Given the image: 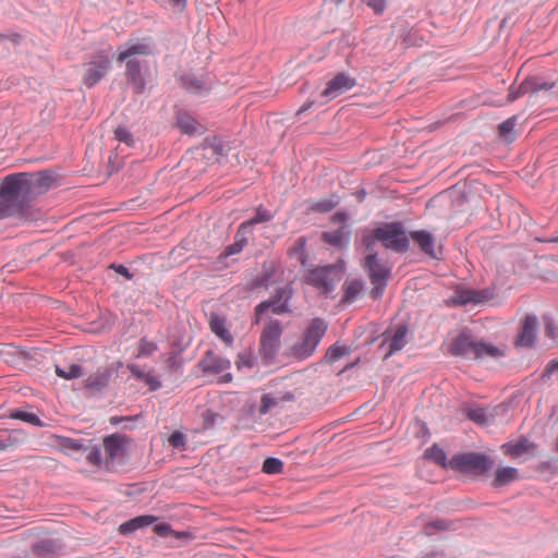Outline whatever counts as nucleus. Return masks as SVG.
<instances>
[{"label":"nucleus","mask_w":558,"mask_h":558,"mask_svg":"<svg viewBox=\"0 0 558 558\" xmlns=\"http://www.w3.org/2000/svg\"><path fill=\"white\" fill-rule=\"evenodd\" d=\"M208 325L210 331L220 339L227 347H231L234 337L230 330V324L226 316L211 312L208 315Z\"/></svg>","instance_id":"dca6fc26"},{"label":"nucleus","mask_w":558,"mask_h":558,"mask_svg":"<svg viewBox=\"0 0 558 558\" xmlns=\"http://www.w3.org/2000/svg\"><path fill=\"white\" fill-rule=\"evenodd\" d=\"M492 464L485 454L475 452L457 454L449 461L450 469L473 475L485 473Z\"/></svg>","instance_id":"423d86ee"},{"label":"nucleus","mask_w":558,"mask_h":558,"mask_svg":"<svg viewBox=\"0 0 558 558\" xmlns=\"http://www.w3.org/2000/svg\"><path fill=\"white\" fill-rule=\"evenodd\" d=\"M290 298H291L290 292H288L287 290H280V291H278L277 295H275L272 299L259 303L255 307L254 323L258 324L262 318V315L268 310H271V312L275 314H283V313L289 312L290 310H289V305H288V300Z\"/></svg>","instance_id":"4468645a"},{"label":"nucleus","mask_w":558,"mask_h":558,"mask_svg":"<svg viewBox=\"0 0 558 558\" xmlns=\"http://www.w3.org/2000/svg\"><path fill=\"white\" fill-rule=\"evenodd\" d=\"M7 208L8 207H5L3 204H0V219H3L5 217H12Z\"/></svg>","instance_id":"0e129e2a"},{"label":"nucleus","mask_w":558,"mask_h":558,"mask_svg":"<svg viewBox=\"0 0 558 558\" xmlns=\"http://www.w3.org/2000/svg\"><path fill=\"white\" fill-rule=\"evenodd\" d=\"M322 238L326 243L332 246L341 247L348 243L350 231L348 230L347 226H341L337 230L324 232Z\"/></svg>","instance_id":"412c9836"},{"label":"nucleus","mask_w":558,"mask_h":558,"mask_svg":"<svg viewBox=\"0 0 558 558\" xmlns=\"http://www.w3.org/2000/svg\"><path fill=\"white\" fill-rule=\"evenodd\" d=\"M168 442L172 448L184 449L186 446V438L183 433L174 432L169 436Z\"/></svg>","instance_id":"37998d69"},{"label":"nucleus","mask_w":558,"mask_h":558,"mask_svg":"<svg viewBox=\"0 0 558 558\" xmlns=\"http://www.w3.org/2000/svg\"><path fill=\"white\" fill-rule=\"evenodd\" d=\"M83 450L86 452V460L88 461V463L95 466H101L102 457L101 451L98 447H84Z\"/></svg>","instance_id":"4c0bfd02"},{"label":"nucleus","mask_w":558,"mask_h":558,"mask_svg":"<svg viewBox=\"0 0 558 558\" xmlns=\"http://www.w3.org/2000/svg\"><path fill=\"white\" fill-rule=\"evenodd\" d=\"M199 364L204 373L222 374L219 379L220 383H230L232 380V375L226 372L231 366L229 360L214 352H207Z\"/></svg>","instance_id":"ddd939ff"},{"label":"nucleus","mask_w":558,"mask_h":558,"mask_svg":"<svg viewBox=\"0 0 558 558\" xmlns=\"http://www.w3.org/2000/svg\"><path fill=\"white\" fill-rule=\"evenodd\" d=\"M252 365H253V363L248 356H246L244 354L239 355L238 361H236L238 368H242V367L251 368Z\"/></svg>","instance_id":"603ef678"},{"label":"nucleus","mask_w":558,"mask_h":558,"mask_svg":"<svg viewBox=\"0 0 558 558\" xmlns=\"http://www.w3.org/2000/svg\"><path fill=\"white\" fill-rule=\"evenodd\" d=\"M537 319L535 316H526L521 326L517 344L521 347H531L536 337Z\"/></svg>","instance_id":"6ab92c4d"},{"label":"nucleus","mask_w":558,"mask_h":558,"mask_svg":"<svg viewBox=\"0 0 558 558\" xmlns=\"http://www.w3.org/2000/svg\"><path fill=\"white\" fill-rule=\"evenodd\" d=\"M367 5L373 9L376 14H381L386 10V0H367Z\"/></svg>","instance_id":"49530a36"},{"label":"nucleus","mask_w":558,"mask_h":558,"mask_svg":"<svg viewBox=\"0 0 558 558\" xmlns=\"http://www.w3.org/2000/svg\"><path fill=\"white\" fill-rule=\"evenodd\" d=\"M120 421H122V418H114V417H113V418H111V422H112L113 424H117V423H119Z\"/></svg>","instance_id":"338daca9"},{"label":"nucleus","mask_w":558,"mask_h":558,"mask_svg":"<svg viewBox=\"0 0 558 558\" xmlns=\"http://www.w3.org/2000/svg\"><path fill=\"white\" fill-rule=\"evenodd\" d=\"M495 296L494 289L485 288L481 290L476 289H457L451 298V302L456 305H468V304H483Z\"/></svg>","instance_id":"9b49d317"},{"label":"nucleus","mask_w":558,"mask_h":558,"mask_svg":"<svg viewBox=\"0 0 558 558\" xmlns=\"http://www.w3.org/2000/svg\"><path fill=\"white\" fill-rule=\"evenodd\" d=\"M450 353L464 359L478 360L498 357L502 351L490 343L476 341L471 335L462 332L450 343Z\"/></svg>","instance_id":"20e7f679"},{"label":"nucleus","mask_w":558,"mask_h":558,"mask_svg":"<svg viewBox=\"0 0 558 558\" xmlns=\"http://www.w3.org/2000/svg\"><path fill=\"white\" fill-rule=\"evenodd\" d=\"M272 214L267 210L266 208H264L263 206H259L257 207L256 209V214L253 218L246 220V221H243L241 225H240V231L241 233L243 232H252L251 231V227L254 226V225H258V223H263V222H267L269 220L272 219Z\"/></svg>","instance_id":"b1692460"},{"label":"nucleus","mask_w":558,"mask_h":558,"mask_svg":"<svg viewBox=\"0 0 558 558\" xmlns=\"http://www.w3.org/2000/svg\"><path fill=\"white\" fill-rule=\"evenodd\" d=\"M556 241H558V238L556 239Z\"/></svg>","instance_id":"774afa93"},{"label":"nucleus","mask_w":558,"mask_h":558,"mask_svg":"<svg viewBox=\"0 0 558 558\" xmlns=\"http://www.w3.org/2000/svg\"><path fill=\"white\" fill-rule=\"evenodd\" d=\"M279 403L280 402L278 397H275L270 393H266L262 397L259 413L266 414L268 411L277 407Z\"/></svg>","instance_id":"58836bf2"},{"label":"nucleus","mask_w":558,"mask_h":558,"mask_svg":"<svg viewBox=\"0 0 558 558\" xmlns=\"http://www.w3.org/2000/svg\"><path fill=\"white\" fill-rule=\"evenodd\" d=\"M526 80H532L535 89L531 90L530 93H537L539 90H548L554 87V84L549 83H541L536 77H527Z\"/></svg>","instance_id":"de8ad7c7"},{"label":"nucleus","mask_w":558,"mask_h":558,"mask_svg":"<svg viewBox=\"0 0 558 558\" xmlns=\"http://www.w3.org/2000/svg\"><path fill=\"white\" fill-rule=\"evenodd\" d=\"M177 124L185 134L192 135L203 132L202 125L186 112H179L177 114Z\"/></svg>","instance_id":"4be33fe9"},{"label":"nucleus","mask_w":558,"mask_h":558,"mask_svg":"<svg viewBox=\"0 0 558 558\" xmlns=\"http://www.w3.org/2000/svg\"><path fill=\"white\" fill-rule=\"evenodd\" d=\"M465 414L471 421L477 424L484 425L488 423V416L483 408H468Z\"/></svg>","instance_id":"e433bc0d"},{"label":"nucleus","mask_w":558,"mask_h":558,"mask_svg":"<svg viewBox=\"0 0 558 558\" xmlns=\"http://www.w3.org/2000/svg\"><path fill=\"white\" fill-rule=\"evenodd\" d=\"M407 335L408 327L404 325L388 329L383 333L380 348L386 351L385 359L389 357L405 347L408 343Z\"/></svg>","instance_id":"f8f14e48"},{"label":"nucleus","mask_w":558,"mask_h":558,"mask_svg":"<svg viewBox=\"0 0 558 558\" xmlns=\"http://www.w3.org/2000/svg\"><path fill=\"white\" fill-rule=\"evenodd\" d=\"M519 478V472L515 468L512 466H504L497 469L495 473V478L493 481L494 487H501L507 484H510Z\"/></svg>","instance_id":"5701e85b"},{"label":"nucleus","mask_w":558,"mask_h":558,"mask_svg":"<svg viewBox=\"0 0 558 558\" xmlns=\"http://www.w3.org/2000/svg\"><path fill=\"white\" fill-rule=\"evenodd\" d=\"M134 521L136 522L140 529L153 524L156 521V518L154 515H140L134 518Z\"/></svg>","instance_id":"09e8293b"},{"label":"nucleus","mask_w":558,"mask_h":558,"mask_svg":"<svg viewBox=\"0 0 558 558\" xmlns=\"http://www.w3.org/2000/svg\"><path fill=\"white\" fill-rule=\"evenodd\" d=\"M109 377L107 372H96L86 378L85 386L89 389H101L107 386Z\"/></svg>","instance_id":"bb28decb"},{"label":"nucleus","mask_w":558,"mask_h":558,"mask_svg":"<svg viewBox=\"0 0 558 558\" xmlns=\"http://www.w3.org/2000/svg\"><path fill=\"white\" fill-rule=\"evenodd\" d=\"M56 373L59 377L64 379H74L78 378L83 375V371L81 366L76 364H71L65 367L56 366Z\"/></svg>","instance_id":"2f4dec72"},{"label":"nucleus","mask_w":558,"mask_h":558,"mask_svg":"<svg viewBox=\"0 0 558 558\" xmlns=\"http://www.w3.org/2000/svg\"><path fill=\"white\" fill-rule=\"evenodd\" d=\"M373 240L381 242L386 248L397 253H404L410 246L408 234L401 222H388L376 228ZM364 242L369 246L372 239L365 238Z\"/></svg>","instance_id":"39448f33"},{"label":"nucleus","mask_w":558,"mask_h":558,"mask_svg":"<svg viewBox=\"0 0 558 558\" xmlns=\"http://www.w3.org/2000/svg\"><path fill=\"white\" fill-rule=\"evenodd\" d=\"M279 398V402H284V401H292L294 400V395L292 392H284L280 396H278Z\"/></svg>","instance_id":"680f3d73"},{"label":"nucleus","mask_w":558,"mask_h":558,"mask_svg":"<svg viewBox=\"0 0 558 558\" xmlns=\"http://www.w3.org/2000/svg\"><path fill=\"white\" fill-rule=\"evenodd\" d=\"M501 449L505 454L511 458H521L523 456L530 454L534 450V445L526 438H521L517 441L504 444Z\"/></svg>","instance_id":"aec40b11"},{"label":"nucleus","mask_w":558,"mask_h":558,"mask_svg":"<svg viewBox=\"0 0 558 558\" xmlns=\"http://www.w3.org/2000/svg\"><path fill=\"white\" fill-rule=\"evenodd\" d=\"M262 470L266 474H279L283 470V462L277 458H267L263 463Z\"/></svg>","instance_id":"c9c22d12"},{"label":"nucleus","mask_w":558,"mask_h":558,"mask_svg":"<svg viewBox=\"0 0 558 558\" xmlns=\"http://www.w3.org/2000/svg\"><path fill=\"white\" fill-rule=\"evenodd\" d=\"M306 239L304 236H300L295 240L294 244L288 250V255L290 257H295L302 265L306 262Z\"/></svg>","instance_id":"cd10ccee"},{"label":"nucleus","mask_w":558,"mask_h":558,"mask_svg":"<svg viewBox=\"0 0 558 558\" xmlns=\"http://www.w3.org/2000/svg\"><path fill=\"white\" fill-rule=\"evenodd\" d=\"M532 80H524L518 87L511 86L509 88L508 101L512 102L520 98L521 96L529 94L531 90L535 89Z\"/></svg>","instance_id":"c85d7f7f"},{"label":"nucleus","mask_w":558,"mask_h":558,"mask_svg":"<svg viewBox=\"0 0 558 558\" xmlns=\"http://www.w3.org/2000/svg\"><path fill=\"white\" fill-rule=\"evenodd\" d=\"M344 295L342 301L345 303H352L363 289V283L360 280L347 281L343 286Z\"/></svg>","instance_id":"393cba45"},{"label":"nucleus","mask_w":558,"mask_h":558,"mask_svg":"<svg viewBox=\"0 0 558 558\" xmlns=\"http://www.w3.org/2000/svg\"><path fill=\"white\" fill-rule=\"evenodd\" d=\"M424 456L444 468H446L447 465L449 466V462L447 463L446 452L437 445H434L430 448H428L425 451Z\"/></svg>","instance_id":"7c9ffc66"},{"label":"nucleus","mask_w":558,"mask_h":558,"mask_svg":"<svg viewBox=\"0 0 558 558\" xmlns=\"http://www.w3.org/2000/svg\"><path fill=\"white\" fill-rule=\"evenodd\" d=\"M349 353V350L345 347H341L338 344H332L328 348L324 355V360L326 363H333L340 357L347 355Z\"/></svg>","instance_id":"72a5a7b5"},{"label":"nucleus","mask_w":558,"mask_h":558,"mask_svg":"<svg viewBox=\"0 0 558 558\" xmlns=\"http://www.w3.org/2000/svg\"><path fill=\"white\" fill-rule=\"evenodd\" d=\"M51 182L52 177L47 172L10 174L1 184L0 204L8 207L12 217L25 221L38 220L41 213L32 206L31 201L46 192Z\"/></svg>","instance_id":"f257e3e1"},{"label":"nucleus","mask_w":558,"mask_h":558,"mask_svg":"<svg viewBox=\"0 0 558 558\" xmlns=\"http://www.w3.org/2000/svg\"><path fill=\"white\" fill-rule=\"evenodd\" d=\"M517 118L511 117L499 124V135L508 142L513 141V129L515 126Z\"/></svg>","instance_id":"f704fd0d"},{"label":"nucleus","mask_w":558,"mask_h":558,"mask_svg":"<svg viewBox=\"0 0 558 558\" xmlns=\"http://www.w3.org/2000/svg\"><path fill=\"white\" fill-rule=\"evenodd\" d=\"M59 445L61 446V448L65 451H74V452H77V451H81L84 449V446L81 441L76 440V439H72V438H66V437H63L61 438Z\"/></svg>","instance_id":"ea45409f"},{"label":"nucleus","mask_w":558,"mask_h":558,"mask_svg":"<svg viewBox=\"0 0 558 558\" xmlns=\"http://www.w3.org/2000/svg\"><path fill=\"white\" fill-rule=\"evenodd\" d=\"M137 529H138V526H137L136 522L134 521V519H132V520L121 524L119 527V531L121 534H129V533L134 532Z\"/></svg>","instance_id":"8fccbe9b"},{"label":"nucleus","mask_w":558,"mask_h":558,"mask_svg":"<svg viewBox=\"0 0 558 558\" xmlns=\"http://www.w3.org/2000/svg\"><path fill=\"white\" fill-rule=\"evenodd\" d=\"M347 220V215L344 213H336L333 216H332V221L333 222H344Z\"/></svg>","instance_id":"052dcab7"},{"label":"nucleus","mask_w":558,"mask_h":558,"mask_svg":"<svg viewBox=\"0 0 558 558\" xmlns=\"http://www.w3.org/2000/svg\"><path fill=\"white\" fill-rule=\"evenodd\" d=\"M111 267L118 274H120L121 276L125 277L126 279H132L133 275L130 272V270L125 266H123V265H118V266L112 265Z\"/></svg>","instance_id":"6e6d98bb"},{"label":"nucleus","mask_w":558,"mask_h":558,"mask_svg":"<svg viewBox=\"0 0 558 558\" xmlns=\"http://www.w3.org/2000/svg\"><path fill=\"white\" fill-rule=\"evenodd\" d=\"M185 84L186 88L193 92H197L203 88V84L198 80L186 81Z\"/></svg>","instance_id":"4d7b16f0"},{"label":"nucleus","mask_w":558,"mask_h":558,"mask_svg":"<svg viewBox=\"0 0 558 558\" xmlns=\"http://www.w3.org/2000/svg\"><path fill=\"white\" fill-rule=\"evenodd\" d=\"M114 136L119 142H123L129 146L133 145L132 134L125 128H118L114 131Z\"/></svg>","instance_id":"a18cd8bd"},{"label":"nucleus","mask_w":558,"mask_h":558,"mask_svg":"<svg viewBox=\"0 0 558 558\" xmlns=\"http://www.w3.org/2000/svg\"><path fill=\"white\" fill-rule=\"evenodd\" d=\"M449 527L448 523L444 520H435L426 524L424 529V533L426 535H433L437 531L447 530Z\"/></svg>","instance_id":"c03bdc74"},{"label":"nucleus","mask_w":558,"mask_h":558,"mask_svg":"<svg viewBox=\"0 0 558 558\" xmlns=\"http://www.w3.org/2000/svg\"><path fill=\"white\" fill-rule=\"evenodd\" d=\"M327 332V324L322 318H314L295 339L289 342L282 355L289 362H303L312 357Z\"/></svg>","instance_id":"7ed1b4c3"},{"label":"nucleus","mask_w":558,"mask_h":558,"mask_svg":"<svg viewBox=\"0 0 558 558\" xmlns=\"http://www.w3.org/2000/svg\"><path fill=\"white\" fill-rule=\"evenodd\" d=\"M247 234H250V232L241 233L239 228L235 234V241L227 246L225 254L230 256L240 253L247 244Z\"/></svg>","instance_id":"c756f323"},{"label":"nucleus","mask_w":558,"mask_h":558,"mask_svg":"<svg viewBox=\"0 0 558 558\" xmlns=\"http://www.w3.org/2000/svg\"><path fill=\"white\" fill-rule=\"evenodd\" d=\"M341 280V268L337 265L322 266L311 269L305 276V282L323 292L331 291L336 282Z\"/></svg>","instance_id":"6e6552de"},{"label":"nucleus","mask_w":558,"mask_h":558,"mask_svg":"<svg viewBox=\"0 0 558 558\" xmlns=\"http://www.w3.org/2000/svg\"><path fill=\"white\" fill-rule=\"evenodd\" d=\"M10 417L14 418V420H20V421L29 423V424H32L34 426H41L43 425L40 418L35 413H31V412H26V411H22V410H13V411H11Z\"/></svg>","instance_id":"473e14b6"},{"label":"nucleus","mask_w":558,"mask_h":558,"mask_svg":"<svg viewBox=\"0 0 558 558\" xmlns=\"http://www.w3.org/2000/svg\"><path fill=\"white\" fill-rule=\"evenodd\" d=\"M111 69V60L109 54L101 50L93 54L86 63L82 74V82L87 87L95 86L100 82Z\"/></svg>","instance_id":"0eeeda50"},{"label":"nucleus","mask_w":558,"mask_h":558,"mask_svg":"<svg viewBox=\"0 0 558 558\" xmlns=\"http://www.w3.org/2000/svg\"><path fill=\"white\" fill-rule=\"evenodd\" d=\"M128 368L130 369V372L132 373L133 376H135L136 378H138L141 380H143V378L147 374V373L143 372L137 365H134V364L129 365Z\"/></svg>","instance_id":"5fc2aeb1"},{"label":"nucleus","mask_w":558,"mask_h":558,"mask_svg":"<svg viewBox=\"0 0 558 558\" xmlns=\"http://www.w3.org/2000/svg\"><path fill=\"white\" fill-rule=\"evenodd\" d=\"M157 351V344L147 339H142L138 345L137 356H149Z\"/></svg>","instance_id":"79ce46f5"},{"label":"nucleus","mask_w":558,"mask_h":558,"mask_svg":"<svg viewBox=\"0 0 558 558\" xmlns=\"http://www.w3.org/2000/svg\"><path fill=\"white\" fill-rule=\"evenodd\" d=\"M153 53L154 46L150 39L129 41L118 49L117 61L125 63V77L135 94H142L146 86L145 78L142 75L144 64L138 57H147Z\"/></svg>","instance_id":"f03ea898"},{"label":"nucleus","mask_w":558,"mask_h":558,"mask_svg":"<svg viewBox=\"0 0 558 558\" xmlns=\"http://www.w3.org/2000/svg\"><path fill=\"white\" fill-rule=\"evenodd\" d=\"M410 236L426 255L434 258L438 257L440 251L436 248V240L430 232L426 230L412 231Z\"/></svg>","instance_id":"a211bd4d"},{"label":"nucleus","mask_w":558,"mask_h":558,"mask_svg":"<svg viewBox=\"0 0 558 558\" xmlns=\"http://www.w3.org/2000/svg\"><path fill=\"white\" fill-rule=\"evenodd\" d=\"M557 371H558V359L549 361L545 367V373L549 375Z\"/></svg>","instance_id":"13d9d810"},{"label":"nucleus","mask_w":558,"mask_h":558,"mask_svg":"<svg viewBox=\"0 0 558 558\" xmlns=\"http://www.w3.org/2000/svg\"><path fill=\"white\" fill-rule=\"evenodd\" d=\"M314 105V101H306L296 112L298 116L302 114L303 112L307 111L312 106Z\"/></svg>","instance_id":"e2e57ef3"},{"label":"nucleus","mask_w":558,"mask_h":558,"mask_svg":"<svg viewBox=\"0 0 558 558\" xmlns=\"http://www.w3.org/2000/svg\"><path fill=\"white\" fill-rule=\"evenodd\" d=\"M143 380L149 385L151 390H156L160 387V383L156 379L155 376H153L150 373H147Z\"/></svg>","instance_id":"3c124183"},{"label":"nucleus","mask_w":558,"mask_h":558,"mask_svg":"<svg viewBox=\"0 0 558 558\" xmlns=\"http://www.w3.org/2000/svg\"><path fill=\"white\" fill-rule=\"evenodd\" d=\"M339 204V198L335 195L328 198L312 202L310 210L316 213H328Z\"/></svg>","instance_id":"a878e982"},{"label":"nucleus","mask_w":558,"mask_h":558,"mask_svg":"<svg viewBox=\"0 0 558 558\" xmlns=\"http://www.w3.org/2000/svg\"><path fill=\"white\" fill-rule=\"evenodd\" d=\"M130 438L122 434H112L104 438V449L106 453V465L109 462L122 458L126 453V445L130 442Z\"/></svg>","instance_id":"2eb2a0df"},{"label":"nucleus","mask_w":558,"mask_h":558,"mask_svg":"<svg viewBox=\"0 0 558 558\" xmlns=\"http://www.w3.org/2000/svg\"><path fill=\"white\" fill-rule=\"evenodd\" d=\"M154 531L160 536H167L171 532V527L169 524H157L154 527Z\"/></svg>","instance_id":"864d4df0"},{"label":"nucleus","mask_w":558,"mask_h":558,"mask_svg":"<svg viewBox=\"0 0 558 558\" xmlns=\"http://www.w3.org/2000/svg\"><path fill=\"white\" fill-rule=\"evenodd\" d=\"M365 267L368 271L371 281L374 284L372 295L374 298H379L387 284L389 269L378 260L376 254H369L365 258Z\"/></svg>","instance_id":"9d476101"},{"label":"nucleus","mask_w":558,"mask_h":558,"mask_svg":"<svg viewBox=\"0 0 558 558\" xmlns=\"http://www.w3.org/2000/svg\"><path fill=\"white\" fill-rule=\"evenodd\" d=\"M546 329H547V332L553 337L554 329L551 328L550 324L547 325Z\"/></svg>","instance_id":"69168bd1"},{"label":"nucleus","mask_w":558,"mask_h":558,"mask_svg":"<svg viewBox=\"0 0 558 558\" xmlns=\"http://www.w3.org/2000/svg\"><path fill=\"white\" fill-rule=\"evenodd\" d=\"M283 327L277 319L269 320L260 335V351L264 356L272 359L280 345Z\"/></svg>","instance_id":"1a4fd4ad"},{"label":"nucleus","mask_w":558,"mask_h":558,"mask_svg":"<svg viewBox=\"0 0 558 558\" xmlns=\"http://www.w3.org/2000/svg\"><path fill=\"white\" fill-rule=\"evenodd\" d=\"M20 440L13 433L0 436V451L14 448L19 445Z\"/></svg>","instance_id":"a19ab883"},{"label":"nucleus","mask_w":558,"mask_h":558,"mask_svg":"<svg viewBox=\"0 0 558 558\" xmlns=\"http://www.w3.org/2000/svg\"><path fill=\"white\" fill-rule=\"evenodd\" d=\"M355 85V78L349 76L345 73H339L327 83V86L323 90L322 96L328 100L333 99L344 92L353 88Z\"/></svg>","instance_id":"f3484780"},{"label":"nucleus","mask_w":558,"mask_h":558,"mask_svg":"<svg viewBox=\"0 0 558 558\" xmlns=\"http://www.w3.org/2000/svg\"><path fill=\"white\" fill-rule=\"evenodd\" d=\"M173 8H177L179 11H182L186 7L187 0H169Z\"/></svg>","instance_id":"bf43d9fd"}]
</instances>
